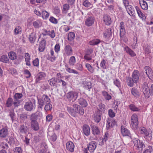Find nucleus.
<instances>
[{"label": "nucleus", "instance_id": "nucleus-1", "mask_svg": "<svg viewBox=\"0 0 153 153\" xmlns=\"http://www.w3.org/2000/svg\"><path fill=\"white\" fill-rule=\"evenodd\" d=\"M67 109L68 112L74 117L75 116L76 112L81 115H83L84 113V110L83 108L76 104L73 105V108L68 107Z\"/></svg>", "mask_w": 153, "mask_h": 153}, {"label": "nucleus", "instance_id": "nucleus-2", "mask_svg": "<svg viewBox=\"0 0 153 153\" xmlns=\"http://www.w3.org/2000/svg\"><path fill=\"white\" fill-rule=\"evenodd\" d=\"M79 92L76 91H70L66 94V96L68 100L72 102L75 101L77 98Z\"/></svg>", "mask_w": 153, "mask_h": 153}, {"label": "nucleus", "instance_id": "nucleus-3", "mask_svg": "<svg viewBox=\"0 0 153 153\" xmlns=\"http://www.w3.org/2000/svg\"><path fill=\"white\" fill-rule=\"evenodd\" d=\"M134 145L136 147V149L139 153H141L143 151V148L145 147V145L142 142H141L139 139L134 140Z\"/></svg>", "mask_w": 153, "mask_h": 153}, {"label": "nucleus", "instance_id": "nucleus-4", "mask_svg": "<svg viewBox=\"0 0 153 153\" xmlns=\"http://www.w3.org/2000/svg\"><path fill=\"white\" fill-rule=\"evenodd\" d=\"M39 102V108H42V106L50 102V100L48 97L46 95H44L42 98L38 100Z\"/></svg>", "mask_w": 153, "mask_h": 153}, {"label": "nucleus", "instance_id": "nucleus-5", "mask_svg": "<svg viewBox=\"0 0 153 153\" xmlns=\"http://www.w3.org/2000/svg\"><path fill=\"white\" fill-rule=\"evenodd\" d=\"M131 123L133 128L134 130L137 129L138 127V122L137 115L135 114H133L131 117Z\"/></svg>", "mask_w": 153, "mask_h": 153}, {"label": "nucleus", "instance_id": "nucleus-6", "mask_svg": "<svg viewBox=\"0 0 153 153\" xmlns=\"http://www.w3.org/2000/svg\"><path fill=\"white\" fill-rule=\"evenodd\" d=\"M97 145L96 143L94 141H91L90 142L87 148L84 150V153H88L87 149L91 152H94L97 147Z\"/></svg>", "mask_w": 153, "mask_h": 153}, {"label": "nucleus", "instance_id": "nucleus-7", "mask_svg": "<svg viewBox=\"0 0 153 153\" xmlns=\"http://www.w3.org/2000/svg\"><path fill=\"white\" fill-rule=\"evenodd\" d=\"M143 91L146 97L147 98L149 97L151 94L150 91L148 84L146 82L144 83L143 85Z\"/></svg>", "mask_w": 153, "mask_h": 153}, {"label": "nucleus", "instance_id": "nucleus-8", "mask_svg": "<svg viewBox=\"0 0 153 153\" xmlns=\"http://www.w3.org/2000/svg\"><path fill=\"white\" fill-rule=\"evenodd\" d=\"M73 51L72 47L69 45H65L64 50V54L67 56H70L73 54Z\"/></svg>", "mask_w": 153, "mask_h": 153}, {"label": "nucleus", "instance_id": "nucleus-9", "mask_svg": "<svg viewBox=\"0 0 153 153\" xmlns=\"http://www.w3.org/2000/svg\"><path fill=\"white\" fill-rule=\"evenodd\" d=\"M140 76L139 72L137 70H134L131 76L132 79L134 82V83H137L139 81Z\"/></svg>", "mask_w": 153, "mask_h": 153}, {"label": "nucleus", "instance_id": "nucleus-10", "mask_svg": "<svg viewBox=\"0 0 153 153\" xmlns=\"http://www.w3.org/2000/svg\"><path fill=\"white\" fill-rule=\"evenodd\" d=\"M116 123L115 120L111 118H108L107 120L106 128L108 130L112 127Z\"/></svg>", "mask_w": 153, "mask_h": 153}, {"label": "nucleus", "instance_id": "nucleus-11", "mask_svg": "<svg viewBox=\"0 0 153 153\" xmlns=\"http://www.w3.org/2000/svg\"><path fill=\"white\" fill-rule=\"evenodd\" d=\"M144 69L149 78L151 80H153V72L152 69L149 66L145 67Z\"/></svg>", "mask_w": 153, "mask_h": 153}, {"label": "nucleus", "instance_id": "nucleus-12", "mask_svg": "<svg viewBox=\"0 0 153 153\" xmlns=\"http://www.w3.org/2000/svg\"><path fill=\"white\" fill-rule=\"evenodd\" d=\"M95 19L94 17L90 16L87 18L85 21V24L88 26H90L94 23Z\"/></svg>", "mask_w": 153, "mask_h": 153}, {"label": "nucleus", "instance_id": "nucleus-13", "mask_svg": "<svg viewBox=\"0 0 153 153\" xmlns=\"http://www.w3.org/2000/svg\"><path fill=\"white\" fill-rule=\"evenodd\" d=\"M20 132L22 134H26L28 131V128L26 124L20 126L19 128Z\"/></svg>", "mask_w": 153, "mask_h": 153}, {"label": "nucleus", "instance_id": "nucleus-14", "mask_svg": "<svg viewBox=\"0 0 153 153\" xmlns=\"http://www.w3.org/2000/svg\"><path fill=\"white\" fill-rule=\"evenodd\" d=\"M24 108L27 111H32L33 108V103L31 101L26 102L24 105Z\"/></svg>", "mask_w": 153, "mask_h": 153}, {"label": "nucleus", "instance_id": "nucleus-15", "mask_svg": "<svg viewBox=\"0 0 153 153\" xmlns=\"http://www.w3.org/2000/svg\"><path fill=\"white\" fill-rule=\"evenodd\" d=\"M74 143L71 141H69L66 143V149L72 152L74 151Z\"/></svg>", "mask_w": 153, "mask_h": 153}, {"label": "nucleus", "instance_id": "nucleus-16", "mask_svg": "<svg viewBox=\"0 0 153 153\" xmlns=\"http://www.w3.org/2000/svg\"><path fill=\"white\" fill-rule=\"evenodd\" d=\"M126 9L128 14L131 16H135V11L132 7L131 5H129L126 7Z\"/></svg>", "mask_w": 153, "mask_h": 153}, {"label": "nucleus", "instance_id": "nucleus-17", "mask_svg": "<svg viewBox=\"0 0 153 153\" xmlns=\"http://www.w3.org/2000/svg\"><path fill=\"white\" fill-rule=\"evenodd\" d=\"M121 129L122 134L123 136H129L130 135L129 131L123 126H121Z\"/></svg>", "mask_w": 153, "mask_h": 153}, {"label": "nucleus", "instance_id": "nucleus-18", "mask_svg": "<svg viewBox=\"0 0 153 153\" xmlns=\"http://www.w3.org/2000/svg\"><path fill=\"white\" fill-rule=\"evenodd\" d=\"M30 124L32 128L34 130L37 131L39 129V124L36 120L31 122Z\"/></svg>", "mask_w": 153, "mask_h": 153}, {"label": "nucleus", "instance_id": "nucleus-19", "mask_svg": "<svg viewBox=\"0 0 153 153\" xmlns=\"http://www.w3.org/2000/svg\"><path fill=\"white\" fill-rule=\"evenodd\" d=\"M46 41L45 39H42L40 42L39 46V50L40 52H43L45 48Z\"/></svg>", "mask_w": 153, "mask_h": 153}, {"label": "nucleus", "instance_id": "nucleus-20", "mask_svg": "<svg viewBox=\"0 0 153 153\" xmlns=\"http://www.w3.org/2000/svg\"><path fill=\"white\" fill-rule=\"evenodd\" d=\"M83 131L84 134L86 136H88L90 134V128L87 125H85L83 126Z\"/></svg>", "mask_w": 153, "mask_h": 153}, {"label": "nucleus", "instance_id": "nucleus-21", "mask_svg": "<svg viewBox=\"0 0 153 153\" xmlns=\"http://www.w3.org/2000/svg\"><path fill=\"white\" fill-rule=\"evenodd\" d=\"M124 49L127 53L131 57H134L136 55V54L128 46L125 47Z\"/></svg>", "mask_w": 153, "mask_h": 153}, {"label": "nucleus", "instance_id": "nucleus-22", "mask_svg": "<svg viewBox=\"0 0 153 153\" xmlns=\"http://www.w3.org/2000/svg\"><path fill=\"white\" fill-rule=\"evenodd\" d=\"M33 25L35 28H39L42 26V21L40 19L37 20L33 22Z\"/></svg>", "mask_w": 153, "mask_h": 153}, {"label": "nucleus", "instance_id": "nucleus-23", "mask_svg": "<svg viewBox=\"0 0 153 153\" xmlns=\"http://www.w3.org/2000/svg\"><path fill=\"white\" fill-rule=\"evenodd\" d=\"M46 76V74L44 72H41L38 74L36 82L38 83L41 80L43 79Z\"/></svg>", "mask_w": 153, "mask_h": 153}, {"label": "nucleus", "instance_id": "nucleus-24", "mask_svg": "<svg viewBox=\"0 0 153 153\" xmlns=\"http://www.w3.org/2000/svg\"><path fill=\"white\" fill-rule=\"evenodd\" d=\"M103 19L104 22L106 25H110L111 24V18L108 15H106L104 16Z\"/></svg>", "mask_w": 153, "mask_h": 153}, {"label": "nucleus", "instance_id": "nucleus-25", "mask_svg": "<svg viewBox=\"0 0 153 153\" xmlns=\"http://www.w3.org/2000/svg\"><path fill=\"white\" fill-rule=\"evenodd\" d=\"M135 8L139 16L143 20L145 21L146 19V17L143 14L137 6L135 7Z\"/></svg>", "mask_w": 153, "mask_h": 153}, {"label": "nucleus", "instance_id": "nucleus-26", "mask_svg": "<svg viewBox=\"0 0 153 153\" xmlns=\"http://www.w3.org/2000/svg\"><path fill=\"white\" fill-rule=\"evenodd\" d=\"M79 103L83 107H86L88 105V103L86 100L82 98H80L78 100Z\"/></svg>", "mask_w": 153, "mask_h": 153}, {"label": "nucleus", "instance_id": "nucleus-27", "mask_svg": "<svg viewBox=\"0 0 153 153\" xmlns=\"http://www.w3.org/2000/svg\"><path fill=\"white\" fill-rule=\"evenodd\" d=\"M92 129V133L94 135L99 134L100 131L98 128L96 126H93L91 127Z\"/></svg>", "mask_w": 153, "mask_h": 153}, {"label": "nucleus", "instance_id": "nucleus-28", "mask_svg": "<svg viewBox=\"0 0 153 153\" xmlns=\"http://www.w3.org/2000/svg\"><path fill=\"white\" fill-rule=\"evenodd\" d=\"M7 134V129L5 128H3L0 131V136L1 137H6Z\"/></svg>", "mask_w": 153, "mask_h": 153}, {"label": "nucleus", "instance_id": "nucleus-29", "mask_svg": "<svg viewBox=\"0 0 153 153\" xmlns=\"http://www.w3.org/2000/svg\"><path fill=\"white\" fill-rule=\"evenodd\" d=\"M25 54V61L26 62V64L27 65L30 66L31 65L30 62V56L28 53H26Z\"/></svg>", "mask_w": 153, "mask_h": 153}, {"label": "nucleus", "instance_id": "nucleus-30", "mask_svg": "<svg viewBox=\"0 0 153 153\" xmlns=\"http://www.w3.org/2000/svg\"><path fill=\"white\" fill-rule=\"evenodd\" d=\"M139 3L142 9L144 10H146L148 9V5L145 1L143 0H140Z\"/></svg>", "mask_w": 153, "mask_h": 153}, {"label": "nucleus", "instance_id": "nucleus-31", "mask_svg": "<svg viewBox=\"0 0 153 153\" xmlns=\"http://www.w3.org/2000/svg\"><path fill=\"white\" fill-rule=\"evenodd\" d=\"M36 33H31L29 35L28 39L31 43H33L36 39Z\"/></svg>", "mask_w": 153, "mask_h": 153}, {"label": "nucleus", "instance_id": "nucleus-32", "mask_svg": "<svg viewBox=\"0 0 153 153\" xmlns=\"http://www.w3.org/2000/svg\"><path fill=\"white\" fill-rule=\"evenodd\" d=\"M112 33V30L111 28H108L106 30L104 33V36L105 38H108L110 37Z\"/></svg>", "mask_w": 153, "mask_h": 153}, {"label": "nucleus", "instance_id": "nucleus-33", "mask_svg": "<svg viewBox=\"0 0 153 153\" xmlns=\"http://www.w3.org/2000/svg\"><path fill=\"white\" fill-rule=\"evenodd\" d=\"M124 23L122 22L120 23V34L121 35L122 34H125L126 32L125 29L124 27Z\"/></svg>", "mask_w": 153, "mask_h": 153}, {"label": "nucleus", "instance_id": "nucleus-34", "mask_svg": "<svg viewBox=\"0 0 153 153\" xmlns=\"http://www.w3.org/2000/svg\"><path fill=\"white\" fill-rule=\"evenodd\" d=\"M126 82L128 85L131 87L133 86L134 85V83L132 78L130 77H128L126 78Z\"/></svg>", "mask_w": 153, "mask_h": 153}, {"label": "nucleus", "instance_id": "nucleus-35", "mask_svg": "<svg viewBox=\"0 0 153 153\" xmlns=\"http://www.w3.org/2000/svg\"><path fill=\"white\" fill-rule=\"evenodd\" d=\"M100 42V39H94L89 42V44L90 45H97Z\"/></svg>", "mask_w": 153, "mask_h": 153}, {"label": "nucleus", "instance_id": "nucleus-36", "mask_svg": "<svg viewBox=\"0 0 153 153\" xmlns=\"http://www.w3.org/2000/svg\"><path fill=\"white\" fill-rule=\"evenodd\" d=\"M94 119L95 121L97 123H99L101 119V115L98 113H96L94 114Z\"/></svg>", "mask_w": 153, "mask_h": 153}, {"label": "nucleus", "instance_id": "nucleus-37", "mask_svg": "<svg viewBox=\"0 0 153 153\" xmlns=\"http://www.w3.org/2000/svg\"><path fill=\"white\" fill-rule=\"evenodd\" d=\"M131 92L132 94L135 97H137L139 95V91L137 89L135 88H132Z\"/></svg>", "mask_w": 153, "mask_h": 153}, {"label": "nucleus", "instance_id": "nucleus-38", "mask_svg": "<svg viewBox=\"0 0 153 153\" xmlns=\"http://www.w3.org/2000/svg\"><path fill=\"white\" fill-rule=\"evenodd\" d=\"M52 108V105L50 103V102H49V103L45 104V110L46 111H51Z\"/></svg>", "mask_w": 153, "mask_h": 153}, {"label": "nucleus", "instance_id": "nucleus-39", "mask_svg": "<svg viewBox=\"0 0 153 153\" xmlns=\"http://www.w3.org/2000/svg\"><path fill=\"white\" fill-rule=\"evenodd\" d=\"M76 62V59L74 56H71L69 60V64L70 65H74Z\"/></svg>", "mask_w": 153, "mask_h": 153}, {"label": "nucleus", "instance_id": "nucleus-40", "mask_svg": "<svg viewBox=\"0 0 153 153\" xmlns=\"http://www.w3.org/2000/svg\"><path fill=\"white\" fill-rule=\"evenodd\" d=\"M98 109L100 111L104 113L105 110V105L102 103L100 104L99 105Z\"/></svg>", "mask_w": 153, "mask_h": 153}, {"label": "nucleus", "instance_id": "nucleus-41", "mask_svg": "<svg viewBox=\"0 0 153 153\" xmlns=\"http://www.w3.org/2000/svg\"><path fill=\"white\" fill-rule=\"evenodd\" d=\"M75 36V34L74 32H70L68 35V39L69 41H71L74 39Z\"/></svg>", "mask_w": 153, "mask_h": 153}, {"label": "nucleus", "instance_id": "nucleus-42", "mask_svg": "<svg viewBox=\"0 0 153 153\" xmlns=\"http://www.w3.org/2000/svg\"><path fill=\"white\" fill-rule=\"evenodd\" d=\"M9 58L12 60H14L16 58V53L14 52H10L9 53Z\"/></svg>", "mask_w": 153, "mask_h": 153}, {"label": "nucleus", "instance_id": "nucleus-43", "mask_svg": "<svg viewBox=\"0 0 153 153\" xmlns=\"http://www.w3.org/2000/svg\"><path fill=\"white\" fill-rule=\"evenodd\" d=\"M56 78H52L48 80V82L50 85L53 86L56 85Z\"/></svg>", "mask_w": 153, "mask_h": 153}, {"label": "nucleus", "instance_id": "nucleus-44", "mask_svg": "<svg viewBox=\"0 0 153 153\" xmlns=\"http://www.w3.org/2000/svg\"><path fill=\"white\" fill-rule=\"evenodd\" d=\"M85 66L88 71L91 73H92L94 71V68L89 64L87 63L85 64Z\"/></svg>", "mask_w": 153, "mask_h": 153}, {"label": "nucleus", "instance_id": "nucleus-45", "mask_svg": "<svg viewBox=\"0 0 153 153\" xmlns=\"http://www.w3.org/2000/svg\"><path fill=\"white\" fill-rule=\"evenodd\" d=\"M13 103V99L11 98H9L8 99L6 102V105L7 107H11Z\"/></svg>", "mask_w": 153, "mask_h": 153}, {"label": "nucleus", "instance_id": "nucleus-46", "mask_svg": "<svg viewBox=\"0 0 153 153\" xmlns=\"http://www.w3.org/2000/svg\"><path fill=\"white\" fill-rule=\"evenodd\" d=\"M129 108L130 109L133 111H138L140 110L139 108L132 104L130 105Z\"/></svg>", "mask_w": 153, "mask_h": 153}, {"label": "nucleus", "instance_id": "nucleus-47", "mask_svg": "<svg viewBox=\"0 0 153 153\" xmlns=\"http://www.w3.org/2000/svg\"><path fill=\"white\" fill-rule=\"evenodd\" d=\"M27 118V114L23 113L19 114V118L22 120H24L26 119Z\"/></svg>", "mask_w": 153, "mask_h": 153}, {"label": "nucleus", "instance_id": "nucleus-48", "mask_svg": "<svg viewBox=\"0 0 153 153\" xmlns=\"http://www.w3.org/2000/svg\"><path fill=\"white\" fill-rule=\"evenodd\" d=\"M46 33L48 34L52 38H54L55 36V33L54 30H52L51 31H48L46 30Z\"/></svg>", "mask_w": 153, "mask_h": 153}, {"label": "nucleus", "instance_id": "nucleus-49", "mask_svg": "<svg viewBox=\"0 0 153 153\" xmlns=\"http://www.w3.org/2000/svg\"><path fill=\"white\" fill-rule=\"evenodd\" d=\"M42 17L43 19H46L49 16L48 13L45 11H43L42 12Z\"/></svg>", "mask_w": 153, "mask_h": 153}, {"label": "nucleus", "instance_id": "nucleus-50", "mask_svg": "<svg viewBox=\"0 0 153 153\" xmlns=\"http://www.w3.org/2000/svg\"><path fill=\"white\" fill-rule=\"evenodd\" d=\"M22 31L21 28L19 26H17L14 30L15 34H18L19 33H21Z\"/></svg>", "mask_w": 153, "mask_h": 153}, {"label": "nucleus", "instance_id": "nucleus-51", "mask_svg": "<svg viewBox=\"0 0 153 153\" xmlns=\"http://www.w3.org/2000/svg\"><path fill=\"white\" fill-rule=\"evenodd\" d=\"M70 29V28L67 26H62L60 28V30L62 32H67Z\"/></svg>", "mask_w": 153, "mask_h": 153}, {"label": "nucleus", "instance_id": "nucleus-52", "mask_svg": "<svg viewBox=\"0 0 153 153\" xmlns=\"http://www.w3.org/2000/svg\"><path fill=\"white\" fill-rule=\"evenodd\" d=\"M1 61L4 63H7L8 62V58L7 55H3L1 58Z\"/></svg>", "mask_w": 153, "mask_h": 153}, {"label": "nucleus", "instance_id": "nucleus-53", "mask_svg": "<svg viewBox=\"0 0 153 153\" xmlns=\"http://www.w3.org/2000/svg\"><path fill=\"white\" fill-rule=\"evenodd\" d=\"M125 34H120V41H123L125 42H127L128 41L127 38L124 36Z\"/></svg>", "mask_w": 153, "mask_h": 153}, {"label": "nucleus", "instance_id": "nucleus-54", "mask_svg": "<svg viewBox=\"0 0 153 153\" xmlns=\"http://www.w3.org/2000/svg\"><path fill=\"white\" fill-rule=\"evenodd\" d=\"M69 6L68 4H64L63 6V11L65 13H66L67 11L69 9Z\"/></svg>", "mask_w": 153, "mask_h": 153}, {"label": "nucleus", "instance_id": "nucleus-55", "mask_svg": "<svg viewBox=\"0 0 153 153\" xmlns=\"http://www.w3.org/2000/svg\"><path fill=\"white\" fill-rule=\"evenodd\" d=\"M114 83L117 87L119 88L121 86L120 82L117 79H116L114 81Z\"/></svg>", "mask_w": 153, "mask_h": 153}, {"label": "nucleus", "instance_id": "nucleus-56", "mask_svg": "<svg viewBox=\"0 0 153 153\" xmlns=\"http://www.w3.org/2000/svg\"><path fill=\"white\" fill-rule=\"evenodd\" d=\"M92 84L91 82H88L86 83V85H85V88L89 90L92 88Z\"/></svg>", "mask_w": 153, "mask_h": 153}, {"label": "nucleus", "instance_id": "nucleus-57", "mask_svg": "<svg viewBox=\"0 0 153 153\" xmlns=\"http://www.w3.org/2000/svg\"><path fill=\"white\" fill-rule=\"evenodd\" d=\"M22 97V94L16 93L14 96V97L15 100H18L21 99Z\"/></svg>", "mask_w": 153, "mask_h": 153}, {"label": "nucleus", "instance_id": "nucleus-58", "mask_svg": "<svg viewBox=\"0 0 153 153\" xmlns=\"http://www.w3.org/2000/svg\"><path fill=\"white\" fill-rule=\"evenodd\" d=\"M36 117L35 114H32L30 115V120L31 122L36 121Z\"/></svg>", "mask_w": 153, "mask_h": 153}, {"label": "nucleus", "instance_id": "nucleus-59", "mask_svg": "<svg viewBox=\"0 0 153 153\" xmlns=\"http://www.w3.org/2000/svg\"><path fill=\"white\" fill-rule=\"evenodd\" d=\"M33 65L35 66L38 67L39 66V59L38 58H36L33 62Z\"/></svg>", "mask_w": 153, "mask_h": 153}, {"label": "nucleus", "instance_id": "nucleus-60", "mask_svg": "<svg viewBox=\"0 0 153 153\" xmlns=\"http://www.w3.org/2000/svg\"><path fill=\"white\" fill-rule=\"evenodd\" d=\"M49 21L55 24H56L58 22L57 20L53 16L50 18Z\"/></svg>", "mask_w": 153, "mask_h": 153}, {"label": "nucleus", "instance_id": "nucleus-61", "mask_svg": "<svg viewBox=\"0 0 153 153\" xmlns=\"http://www.w3.org/2000/svg\"><path fill=\"white\" fill-rule=\"evenodd\" d=\"M153 151V149L152 146H150L148 147V148L146 150L144 151L143 153H150Z\"/></svg>", "mask_w": 153, "mask_h": 153}, {"label": "nucleus", "instance_id": "nucleus-62", "mask_svg": "<svg viewBox=\"0 0 153 153\" xmlns=\"http://www.w3.org/2000/svg\"><path fill=\"white\" fill-rule=\"evenodd\" d=\"M12 75H15L17 74L16 70L13 68H11L9 69Z\"/></svg>", "mask_w": 153, "mask_h": 153}, {"label": "nucleus", "instance_id": "nucleus-63", "mask_svg": "<svg viewBox=\"0 0 153 153\" xmlns=\"http://www.w3.org/2000/svg\"><path fill=\"white\" fill-rule=\"evenodd\" d=\"M105 63L106 61L104 59L102 60L101 62L100 66L103 69H106V68Z\"/></svg>", "mask_w": 153, "mask_h": 153}, {"label": "nucleus", "instance_id": "nucleus-64", "mask_svg": "<svg viewBox=\"0 0 153 153\" xmlns=\"http://www.w3.org/2000/svg\"><path fill=\"white\" fill-rule=\"evenodd\" d=\"M108 113L109 116L111 117H113L115 116V113L112 109H110L109 110Z\"/></svg>", "mask_w": 153, "mask_h": 153}]
</instances>
